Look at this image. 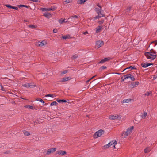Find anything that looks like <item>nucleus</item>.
<instances>
[{"mask_svg": "<svg viewBox=\"0 0 157 157\" xmlns=\"http://www.w3.org/2000/svg\"><path fill=\"white\" fill-rule=\"evenodd\" d=\"M96 5L98 7L100 8V9H101V7L99 5V3H97L96 4Z\"/></svg>", "mask_w": 157, "mask_h": 157, "instance_id": "obj_50", "label": "nucleus"}, {"mask_svg": "<svg viewBox=\"0 0 157 157\" xmlns=\"http://www.w3.org/2000/svg\"><path fill=\"white\" fill-rule=\"evenodd\" d=\"M131 100V99H124L121 101V103H128L130 102Z\"/></svg>", "mask_w": 157, "mask_h": 157, "instance_id": "obj_21", "label": "nucleus"}, {"mask_svg": "<svg viewBox=\"0 0 157 157\" xmlns=\"http://www.w3.org/2000/svg\"><path fill=\"white\" fill-rule=\"evenodd\" d=\"M72 2V0H66L63 2V4L65 5L66 4Z\"/></svg>", "mask_w": 157, "mask_h": 157, "instance_id": "obj_29", "label": "nucleus"}, {"mask_svg": "<svg viewBox=\"0 0 157 157\" xmlns=\"http://www.w3.org/2000/svg\"><path fill=\"white\" fill-rule=\"evenodd\" d=\"M30 1H33L34 2H39L38 0H30Z\"/></svg>", "mask_w": 157, "mask_h": 157, "instance_id": "obj_52", "label": "nucleus"}, {"mask_svg": "<svg viewBox=\"0 0 157 157\" xmlns=\"http://www.w3.org/2000/svg\"><path fill=\"white\" fill-rule=\"evenodd\" d=\"M116 74H119V75H120L121 74V73H116Z\"/></svg>", "mask_w": 157, "mask_h": 157, "instance_id": "obj_63", "label": "nucleus"}, {"mask_svg": "<svg viewBox=\"0 0 157 157\" xmlns=\"http://www.w3.org/2000/svg\"><path fill=\"white\" fill-rule=\"evenodd\" d=\"M67 70L63 71H61V73L62 74H64L67 73Z\"/></svg>", "mask_w": 157, "mask_h": 157, "instance_id": "obj_39", "label": "nucleus"}, {"mask_svg": "<svg viewBox=\"0 0 157 157\" xmlns=\"http://www.w3.org/2000/svg\"><path fill=\"white\" fill-rule=\"evenodd\" d=\"M58 152L59 155H64L67 154V152L66 151L63 150L59 151H58Z\"/></svg>", "mask_w": 157, "mask_h": 157, "instance_id": "obj_19", "label": "nucleus"}, {"mask_svg": "<svg viewBox=\"0 0 157 157\" xmlns=\"http://www.w3.org/2000/svg\"><path fill=\"white\" fill-rule=\"evenodd\" d=\"M5 6L8 8L13 9L17 10H18V8L17 7L12 6L9 4H5Z\"/></svg>", "mask_w": 157, "mask_h": 157, "instance_id": "obj_12", "label": "nucleus"}, {"mask_svg": "<svg viewBox=\"0 0 157 157\" xmlns=\"http://www.w3.org/2000/svg\"><path fill=\"white\" fill-rule=\"evenodd\" d=\"M130 69L131 70L136 69V68L135 67V66H130L129 67H128L124 69L123 70V71H125L126 70H127V69Z\"/></svg>", "mask_w": 157, "mask_h": 157, "instance_id": "obj_16", "label": "nucleus"}, {"mask_svg": "<svg viewBox=\"0 0 157 157\" xmlns=\"http://www.w3.org/2000/svg\"><path fill=\"white\" fill-rule=\"evenodd\" d=\"M70 36L69 35H64L62 36V38L63 39H66L67 38H69Z\"/></svg>", "mask_w": 157, "mask_h": 157, "instance_id": "obj_31", "label": "nucleus"}, {"mask_svg": "<svg viewBox=\"0 0 157 157\" xmlns=\"http://www.w3.org/2000/svg\"><path fill=\"white\" fill-rule=\"evenodd\" d=\"M44 16H45L46 17L48 18H49L51 17V14L49 13L48 12H45L44 14Z\"/></svg>", "mask_w": 157, "mask_h": 157, "instance_id": "obj_17", "label": "nucleus"}, {"mask_svg": "<svg viewBox=\"0 0 157 157\" xmlns=\"http://www.w3.org/2000/svg\"><path fill=\"white\" fill-rule=\"evenodd\" d=\"M73 18H78V17L76 15H74L72 17Z\"/></svg>", "mask_w": 157, "mask_h": 157, "instance_id": "obj_54", "label": "nucleus"}, {"mask_svg": "<svg viewBox=\"0 0 157 157\" xmlns=\"http://www.w3.org/2000/svg\"><path fill=\"white\" fill-rule=\"evenodd\" d=\"M105 14H102L101 13H100V14L99 15V14H98V15L94 17V19H98L102 17L105 16Z\"/></svg>", "mask_w": 157, "mask_h": 157, "instance_id": "obj_14", "label": "nucleus"}, {"mask_svg": "<svg viewBox=\"0 0 157 157\" xmlns=\"http://www.w3.org/2000/svg\"><path fill=\"white\" fill-rule=\"evenodd\" d=\"M101 9H99V10H97V13L98 14H98H100V13H101Z\"/></svg>", "mask_w": 157, "mask_h": 157, "instance_id": "obj_41", "label": "nucleus"}, {"mask_svg": "<svg viewBox=\"0 0 157 157\" xmlns=\"http://www.w3.org/2000/svg\"><path fill=\"white\" fill-rule=\"evenodd\" d=\"M45 97H54V96H53V95L51 94H48L46 95H45Z\"/></svg>", "mask_w": 157, "mask_h": 157, "instance_id": "obj_38", "label": "nucleus"}, {"mask_svg": "<svg viewBox=\"0 0 157 157\" xmlns=\"http://www.w3.org/2000/svg\"><path fill=\"white\" fill-rule=\"evenodd\" d=\"M124 76L125 77V78H127L128 79V78H130L132 81H134L135 80L134 76L131 74L126 75H124Z\"/></svg>", "mask_w": 157, "mask_h": 157, "instance_id": "obj_4", "label": "nucleus"}, {"mask_svg": "<svg viewBox=\"0 0 157 157\" xmlns=\"http://www.w3.org/2000/svg\"><path fill=\"white\" fill-rule=\"evenodd\" d=\"M42 11H44L47 10V9L46 8H42Z\"/></svg>", "mask_w": 157, "mask_h": 157, "instance_id": "obj_49", "label": "nucleus"}, {"mask_svg": "<svg viewBox=\"0 0 157 157\" xmlns=\"http://www.w3.org/2000/svg\"><path fill=\"white\" fill-rule=\"evenodd\" d=\"M102 26H98L96 30V32L97 33L100 32L101 31L102 29Z\"/></svg>", "mask_w": 157, "mask_h": 157, "instance_id": "obj_15", "label": "nucleus"}, {"mask_svg": "<svg viewBox=\"0 0 157 157\" xmlns=\"http://www.w3.org/2000/svg\"><path fill=\"white\" fill-rule=\"evenodd\" d=\"M47 10H48V11L52 10V8H50L48 9H47Z\"/></svg>", "mask_w": 157, "mask_h": 157, "instance_id": "obj_56", "label": "nucleus"}, {"mask_svg": "<svg viewBox=\"0 0 157 157\" xmlns=\"http://www.w3.org/2000/svg\"><path fill=\"white\" fill-rule=\"evenodd\" d=\"M90 81V80H88L86 82L87 83V82H89Z\"/></svg>", "mask_w": 157, "mask_h": 157, "instance_id": "obj_62", "label": "nucleus"}, {"mask_svg": "<svg viewBox=\"0 0 157 157\" xmlns=\"http://www.w3.org/2000/svg\"><path fill=\"white\" fill-rule=\"evenodd\" d=\"M139 84V82H134L132 83V86H133V87H136Z\"/></svg>", "mask_w": 157, "mask_h": 157, "instance_id": "obj_23", "label": "nucleus"}, {"mask_svg": "<svg viewBox=\"0 0 157 157\" xmlns=\"http://www.w3.org/2000/svg\"><path fill=\"white\" fill-rule=\"evenodd\" d=\"M110 57L105 58L104 59L105 62L109 61L110 60Z\"/></svg>", "mask_w": 157, "mask_h": 157, "instance_id": "obj_37", "label": "nucleus"}, {"mask_svg": "<svg viewBox=\"0 0 157 157\" xmlns=\"http://www.w3.org/2000/svg\"><path fill=\"white\" fill-rule=\"evenodd\" d=\"M24 134L26 136H29L30 134L29 132L26 130H24L23 131Z\"/></svg>", "mask_w": 157, "mask_h": 157, "instance_id": "obj_27", "label": "nucleus"}, {"mask_svg": "<svg viewBox=\"0 0 157 157\" xmlns=\"http://www.w3.org/2000/svg\"><path fill=\"white\" fill-rule=\"evenodd\" d=\"M104 20H102L101 21H99L98 22L100 24H102L104 23Z\"/></svg>", "mask_w": 157, "mask_h": 157, "instance_id": "obj_44", "label": "nucleus"}, {"mask_svg": "<svg viewBox=\"0 0 157 157\" xmlns=\"http://www.w3.org/2000/svg\"><path fill=\"white\" fill-rule=\"evenodd\" d=\"M56 150V148H53L49 149L47 151V155H49L52 153H53Z\"/></svg>", "mask_w": 157, "mask_h": 157, "instance_id": "obj_8", "label": "nucleus"}, {"mask_svg": "<svg viewBox=\"0 0 157 157\" xmlns=\"http://www.w3.org/2000/svg\"><path fill=\"white\" fill-rule=\"evenodd\" d=\"M147 115V113L146 112L144 111L141 115V117L143 119H145L146 116Z\"/></svg>", "mask_w": 157, "mask_h": 157, "instance_id": "obj_20", "label": "nucleus"}, {"mask_svg": "<svg viewBox=\"0 0 157 157\" xmlns=\"http://www.w3.org/2000/svg\"><path fill=\"white\" fill-rule=\"evenodd\" d=\"M150 150H151L150 148L149 147H147L144 149V152L145 153H148V152H150Z\"/></svg>", "mask_w": 157, "mask_h": 157, "instance_id": "obj_26", "label": "nucleus"}, {"mask_svg": "<svg viewBox=\"0 0 157 157\" xmlns=\"http://www.w3.org/2000/svg\"><path fill=\"white\" fill-rule=\"evenodd\" d=\"M1 90L3 91H5V89L4 88L3 86H2V85H1Z\"/></svg>", "mask_w": 157, "mask_h": 157, "instance_id": "obj_45", "label": "nucleus"}, {"mask_svg": "<svg viewBox=\"0 0 157 157\" xmlns=\"http://www.w3.org/2000/svg\"><path fill=\"white\" fill-rule=\"evenodd\" d=\"M22 86L25 87H31L33 88V87H35V85H32L30 83H26L22 85Z\"/></svg>", "mask_w": 157, "mask_h": 157, "instance_id": "obj_10", "label": "nucleus"}, {"mask_svg": "<svg viewBox=\"0 0 157 157\" xmlns=\"http://www.w3.org/2000/svg\"><path fill=\"white\" fill-rule=\"evenodd\" d=\"M83 33L84 35H86V34H88V33L87 31H86V32H84Z\"/></svg>", "mask_w": 157, "mask_h": 157, "instance_id": "obj_59", "label": "nucleus"}, {"mask_svg": "<svg viewBox=\"0 0 157 157\" xmlns=\"http://www.w3.org/2000/svg\"><path fill=\"white\" fill-rule=\"evenodd\" d=\"M58 105V103L56 101H55L51 103L50 105Z\"/></svg>", "mask_w": 157, "mask_h": 157, "instance_id": "obj_32", "label": "nucleus"}, {"mask_svg": "<svg viewBox=\"0 0 157 157\" xmlns=\"http://www.w3.org/2000/svg\"><path fill=\"white\" fill-rule=\"evenodd\" d=\"M99 82V80L98 79H96L93 81H92L90 83V85H91V87H93L94 86L97 85Z\"/></svg>", "mask_w": 157, "mask_h": 157, "instance_id": "obj_5", "label": "nucleus"}, {"mask_svg": "<svg viewBox=\"0 0 157 157\" xmlns=\"http://www.w3.org/2000/svg\"><path fill=\"white\" fill-rule=\"evenodd\" d=\"M125 77H124V78H123V76L121 77V82H123L124 80L128 79L127 78H125Z\"/></svg>", "mask_w": 157, "mask_h": 157, "instance_id": "obj_46", "label": "nucleus"}, {"mask_svg": "<svg viewBox=\"0 0 157 157\" xmlns=\"http://www.w3.org/2000/svg\"><path fill=\"white\" fill-rule=\"evenodd\" d=\"M154 46L155 47V49L157 51V43H155Z\"/></svg>", "mask_w": 157, "mask_h": 157, "instance_id": "obj_53", "label": "nucleus"}, {"mask_svg": "<svg viewBox=\"0 0 157 157\" xmlns=\"http://www.w3.org/2000/svg\"><path fill=\"white\" fill-rule=\"evenodd\" d=\"M150 47H151V48H152V46L151 45V44H150L149 47V48Z\"/></svg>", "mask_w": 157, "mask_h": 157, "instance_id": "obj_61", "label": "nucleus"}, {"mask_svg": "<svg viewBox=\"0 0 157 157\" xmlns=\"http://www.w3.org/2000/svg\"><path fill=\"white\" fill-rule=\"evenodd\" d=\"M53 31L54 33H56L57 32V29H55L53 30Z\"/></svg>", "mask_w": 157, "mask_h": 157, "instance_id": "obj_47", "label": "nucleus"}, {"mask_svg": "<svg viewBox=\"0 0 157 157\" xmlns=\"http://www.w3.org/2000/svg\"><path fill=\"white\" fill-rule=\"evenodd\" d=\"M56 101L59 103H60L61 102L65 103L67 102V101L64 99H57Z\"/></svg>", "mask_w": 157, "mask_h": 157, "instance_id": "obj_25", "label": "nucleus"}, {"mask_svg": "<svg viewBox=\"0 0 157 157\" xmlns=\"http://www.w3.org/2000/svg\"><path fill=\"white\" fill-rule=\"evenodd\" d=\"M149 52H152V53H153L154 54H156V52L155 51H154L153 49H151Z\"/></svg>", "mask_w": 157, "mask_h": 157, "instance_id": "obj_40", "label": "nucleus"}, {"mask_svg": "<svg viewBox=\"0 0 157 157\" xmlns=\"http://www.w3.org/2000/svg\"><path fill=\"white\" fill-rule=\"evenodd\" d=\"M110 143H109L108 144H107L108 146L107 147H109L111 146H112L111 144Z\"/></svg>", "mask_w": 157, "mask_h": 157, "instance_id": "obj_55", "label": "nucleus"}, {"mask_svg": "<svg viewBox=\"0 0 157 157\" xmlns=\"http://www.w3.org/2000/svg\"><path fill=\"white\" fill-rule=\"evenodd\" d=\"M151 94V91L148 92L146 93L145 95L146 96H149V95H150Z\"/></svg>", "mask_w": 157, "mask_h": 157, "instance_id": "obj_42", "label": "nucleus"}, {"mask_svg": "<svg viewBox=\"0 0 157 157\" xmlns=\"http://www.w3.org/2000/svg\"><path fill=\"white\" fill-rule=\"evenodd\" d=\"M107 68V67H106V66H102L101 67V68L102 69H106V68Z\"/></svg>", "mask_w": 157, "mask_h": 157, "instance_id": "obj_48", "label": "nucleus"}, {"mask_svg": "<svg viewBox=\"0 0 157 157\" xmlns=\"http://www.w3.org/2000/svg\"><path fill=\"white\" fill-rule=\"evenodd\" d=\"M131 7H129L128 8H127L125 10V13H127V14H128L129 13L130 11L131 10Z\"/></svg>", "mask_w": 157, "mask_h": 157, "instance_id": "obj_30", "label": "nucleus"}, {"mask_svg": "<svg viewBox=\"0 0 157 157\" xmlns=\"http://www.w3.org/2000/svg\"><path fill=\"white\" fill-rule=\"evenodd\" d=\"M78 57V56L76 54H75L72 57V59H76Z\"/></svg>", "mask_w": 157, "mask_h": 157, "instance_id": "obj_35", "label": "nucleus"}, {"mask_svg": "<svg viewBox=\"0 0 157 157\" xmlns=\"http://www.w3.org/2000/svg\"><path fill=\"white\" fill-rule=\"evenodd\" d=\"M36 100L37 101H40L43 103H44V101L43 100H42V99H41V98H37L36 99Z\"/></svg>", "mask_w": 157, "mask_h": 157, "instance_id": "obj_34", "label": "nucleus"}, {"mask_svg": "<svg viewBox=\"0 0 157 157\" xmlns=\"http://www.w3.org/2000/svg\"><path fill=\"white\" fill-rule=\"evenodd\" d=\"M87 0H80L77 1V3L78 4H84Z\"/></svg>", "mask_w": 157, "mask_h": 157, "instance_id": "obj_22", "label": "nucleus"}, {"mask_svg": "<svg viewBox=\"0 0 157 157\" xmlns=\"http://www.w3.org/2000/svg\"><path fill=\"white\" fill-rule=\"evenodd\" d=\"M144 55L148 59H151V60L154 59L157 56L156 54L152 53L151 52H146Z\"/></svg>", "mask_w": 157, "mask_h": 157, "instance_id": "obj_1", "label": "nucleus"}, {"mask_svg": "<svg viewBox=\"0 0 157 157\" xmlns=\"http://www.w3.org/2000/svg\"><path fill=\"white\" fill-rule=\"evenodd\" d=\"M108 147V146H107V145H104L103 147V148H104V149H106V148H108L109 147Z\"/></svg>", "mask_w": 157, "mask_h": 157, "instance_id": "obj_51", "label": "nucleus"}, {"mask_svg": "<svg viewBox=\"0 0 157 157\" xmlns=\"http://www.w3.org/2000/svg\"><path fill=\"white\" fill-rule=\"evenodd\" d=\"M109 143H111L110 144H111V145L113 147H114V149H118L116 147V145L117 144V142L116 141H115L114 142H113V141H112Z\"/></svg>", "mask_w": 157, "mask_h": 157, "instance_id": "obj_13", "label": "nucleus"}, {"mask_svg": "<svg viewBox=\"0 0 157 157\" xmlns=\"http://www.w3.org/2000/svg\"><path fill=\"white\" fill-rule=\"evenodd\" d=\"M56 9V8L55 7H53V8H52V10L54 11Z\"/></svg>", "mask_w": 157, "mask_h": 157, "instance_id": "obj_57", "label": "nucleus"}, {"mask_svg": "<svg viewBox=\"0 0 157 157\" xmlns=\"http://www.w3.org/2000/svg\"><path fill=\"white\" fill-rule=\"evenodd\" d=\"M155 42H157V40L155 41L152 42H151V44L153 43H155Z\"/></svg>", "mask_w": 157, "mask_h": 157, "instance_id": "obj_60", "label": "nucleus"}, {"mask_svg": "<svg viewBox=\"0 0 157 157\" xmlns=\"http://www.w3.org/2000/svg\"><path fill=\"white\" fill-rule=\"evenodd\" d=\"M25 107L28 108H29L31 109H33V106L30 105H26L25 106Z\"/></svg>", "mask_w": 157, "mask_h": 157, "instance_id": "obj_33", "label": "nucleus"}, {"mask_svg": "<svg viewBox=\"0 0 157 157\" xmlns=\"http://www.w3.org/2000/svg\"><path fill=\"white\" fill-rule=\"evenodd\" d=\"M156 77H153V79H156Z\"/></svg>", "mask_w": 157, "mask_h": 157, "instance_id": "obj_64", "label": "nucleus"}, {"mask_svg": "<svg viewBox=\"0 0 157 157\" xmlns=\"http://www.w3.org/2000/svg\"><path fill=\"white\" fill-rule=\"evenodd\" d=\"M153 64L152 63H142L141 64L142 67L144 68H146L148 66L152 65Z\"/></svg>", "mask_w": 157, "mask_h": 157, "instance_id": "obj_9", "label": "nucleus"}, {"mask_svg": "<svg viewBox=\"0 0 157 157\" xmlns=\"http://www.w3.org/2000/svg\"><path fill=\"white\" fill-rule=\"evenodd\" d=\"M17 6L19 8L24 7H26L27 8H28L29 7H30V6H27V5H18Z\"/></svg>", "mask_w": 157, "mask_h": 157, "instance_id": "obj_28", "label": "nucleus"}, {"mask_svg": "<svg viewBox=\"0 0 157 157\" xmlns=\"http://www.w3.org/2000/svg\"><path fill=\"white\" fill-rule=\"evenodd\" d=\"M121 116L120 115H116L115 116L114 115H112L110 116L109 117V118L110 119L112 120H115V119H121Z\"/></svg>", "mask_w": 157, "mask_h": 157, "instance_id": "obj_6", "label": "nucleus"}, {"mask_svg": "<svg viewBox=\"0 0 157 157\" xmlns=\"http://www.w3.org/2000/svg\"><path fill=\"white\" fill-rule=\"evenodd\" d=\"M104 133V131L102 129H100L96 132L94 136V138H96L100 136Z\"/></svg>", "mask_w": 157, "mask_h": 157, "instance_id": "obj_2", "label": "nucleus"}, {"mask_svg": "<svg viewBox=\"0 0 157 157\" xmlns=\"http://www.w3.org/2000/svg\"><path fill=\"white\" fill-rule=\"evenodd\" d=\"M47 44V42L44 40H43L41 42H40L39 44V46H42Z\"/></svg>", "mask_w": 157, "mask_h": 157, "instance_id": "obj_18", "label": "nucleus"}, {"mask_svg": "<svg viewBox=\"0 0 157 157\" xmlns=\"http://www.w3.org/2000/svg\"><path fill=\"white\" fill-rule=\"evenodd\" d=\"M134 129V127L132 126L128 128L126 132L125 131L123 132V134H125V136L124 137H122V138H124L128 136V134H130L132 132V131Z\"/></svg>", "mask_w": 157, "mask_h": 157, "instance_id": "obj_3", "label": "nucleus"}, {"mask_svg": "<svg viewBox=\"0 0 157 157\" xmlns=\"http://www.w3.org/2000/svg\"><path fill=\"white\" fill-rule=\"evenodd\" d=\"M28 27L30 28H36L37 27V26H35V25H28Z\"/></svg>", "mask_w": 157, "mask_h": 157, "instance_id": "obj_36", "label": "nucleus"}, {"mask_svg": "<svg viewBox=\"0 0 157 157\" xmlns=\"http://www.w3.org/2000/svg\"><path fill=\"white\" fill-rule=\"evenodd\" d=\"M125 136V134L124 133V134H123V133L121 135V138H123L122 137H124V136Z\"/></svg>", "mask_w": 157, "mask_h": 157, "instance_id": "obj_58", "label": "nucleus"}, {"mask_svg": "<svg viewBox=\"0 0 157 157\" xmlns=\"http://www.w3.org/2000/svg\"><path fill=\"white\" fill-rule=\"evenodd\" d=\"M59 21L60 23L62 24L63 23L67 22V21H66L65 19H63L62 18H61L59 20Z\"/></svg>", "mask_w": 157, "mask_h": 157, "instance_id": "obj_24", "label": "nucleus"}, {"mask_svg": "<svg viewBox=\"0 0 157 157\" xmlns=\"http://www.w3.org/2000/svg\"><path fill=\"white\" fill-rule=\"evenodd\" d=\"M71 79V77H67L63 78H62L60 82H65Z\"/></svg>", "mask_w": 157, "mask_h": 157, "instance_id": "obj_11", "label": "nucleus"}, {"mask_svg": "<svg viewBox=\"0 0 157 157\" xmlns=\"http://www.w3.org/2000/svg\"><path fill=\"white\" fill-rule=\"evenodd\" d=\"M105 62L104 60V59H102L101 61L98 63H103Z\"/></svg>", "mask_w": 157, "mask_h": 157, "instance_id": "obj_43", "label": "nucleus"}, {"mask_svg": "<svg viewBox=\"0 0 157 157\" xmlns=\"http://www.w3.org/2000/svg\"><path fill=\"white\" fill-rule=\"evenodd\" d=\"M104 44V42L101 40L98 41L96 42V44L97 45L98 48H99L100 47L103 46Z\"/></svg>", "mask_w": 157, "mask_h": 157, "instance_id": "obj_7", "label": "nucleus"}]
</instances>
